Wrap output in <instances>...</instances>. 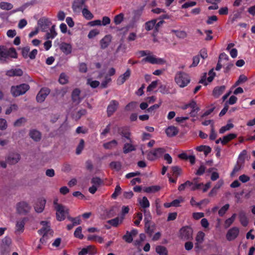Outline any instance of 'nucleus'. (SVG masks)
I'll return each mask as SVG.
<instances>
[{"label":"nucleus","mask_w":255,"mask_h":255,"mask_svg":"<svg viewBox=\"0 0 255 255\" xmlns=\"http://www.w3.org/2000/svg\"><path fill=\"white\" fill-rule=\"evenodd\" d=\"M25 220L26 218H24L21 220L18 221L16 222L15 226L16 231L21 233L23 232Z\"/></svg>","instance_id":"nucleus-28"},{"label":"nucleus","mask_w":255,"mask_h":255,"mask_svg":"<svg viewBox=\"0 0 255 255\" xmlns=\"http://www.w3.org/2000/svg\"><path fill=\"white\" fill-rule=\"evenodd\" d=\"M119 106V103L117 101L115 100H112L107 107V116L108 117H111L117 111Z\"/></svg>","instance_id":"nucleus-9"},{"label":"nucleus","mask_w":255,"mask_h":255,"mask_svg":"<svg viewBox=\"0 0 255 255\" xmlns=\"http://www.w3.org/2000/svg\"><path fill=\"white\" fill-rule=\"evenodd\" d=\"M142 61L144 62H147L150 63L154 64L160 63L162 61V59L160 58H156L153 56H148L145 58H143Z\"/></svg>","instance_id":"nucleus-24"},{"label":"nucleus","mask_w":255,"mask_h":255,"mask_svg":"<svg viewBox=\"0 0 255 255\" xmlns=\"http://www.w3.org/2000/svg\"><path fill=\"white\" fill-rule=\"evenodd\" d=\"M131 74V71L129 69H128L122 75L120 76L117 80V84L118 85L123 84L127 80H128Z\"/></svg>","instance_id":"nucleus-14"},{"label":"nucleus","mask_w":255,"mask_h":255,"mask_svg":"<svg viewBox=\"0 0 255 255\" xmlns=\"http://www.w3.org/2000/svg\"><path fill=\"white\" fill-rule=\"evenodd\" d=\"M118 132L123 137H125L126 139L129 140L130 142H131V139L130 137L131 133L128 127H122L118 128Z\"/></svg>","instance_id":"nucleus-13"},{"label":"nucleus","mask_w":255,"mask_h":255,"mask_svg":"<svg viewBox=\"0 0 255 255\" xmlns=\"http://www.w3.org/2000/svg\"><path fill=\"white\" fill-rule=\"evenodd\" d=\"M110 167L117 171H119L122 169V164L119 161H112L110 163Z\"/></svg>","instance_id":"nucleus-35"},{"label":"nucleus","mask_w":255,"mask_h":255,"mask_svg":"<svg viewBox=\"0 0 255 255\" xmlns=\"http://www.w3.org/2000/svg\"><path fill=\"white\" fill-rule=\"evenodd\" d=\"M8 57H10L11 58H17V52L16 50L13 47H11L7 49Z\"/></svg>","instance_id":"nucleus-53"},{"label":"nucleus","mask_w":255,"mask_h":255,"mask_svg":"<svg viewBox=\"0 0 255 255\" xmlns=\"http://www.w3.org/2000/svg\"><path fill=\"white\" fill-rule=\"evenodd\" d=\"M50 90L48 88H43L38 92L36 96V101L38 103L44 101L47 96L49 94Z\"/></svg>","instance_id":"nucleus-11"},{"label":"nucleus","mask_w":255,"mask_h":255,"mask_svg":"<svg viewBox=\"0 0 255 255\" xmlns=\"http://www.w3.org/2000/svg\"><path fill=\"white\" fill-rule=\"evenodd\" d=\"M82 14L84 17L87 20H91L94 17L93 14L87 8L82 9Z\"/></svg>","instance_id":"nucleus-41"},{"label":"nucleus","mask_w":255,"mask_h":255,"mask_svg":"<svg viewBox=\"0 0 255 255\" xmlns=\"http://www.w3.org/2000/svg\"><path fill=\"white\" fill-rule=\"evenodd\" d=\"M155 251L159 255H168V251L166 248L163 246H157Z\"/></svg>","instance_id":"nucleus-37"},{"label":"nucleus","mask_w":255,"mask_h":255,"mask_svg":"<svg viewBox=\"0 0 255 255\" xmlns=\"http://www.w3.org/2000/svg\"><path fill=\"white\" fill-rule=\"evenodd\" d=\"M226 89L225 86H217L214 88L213 91V96L215 98H219Z\"/></svg>","instance_id":"nucleus-20"},{"label":"nucleus","mask_w":255,"mask_h":255,"mask_svg":"<svg viewBox=\"0 0 255 255\" xmlns=\"http://www.w3.org/2000/svg\"><path fill=\"white\" fill-rule=\"evenodd\" d=\"M137 106V103L136 102H131L129 103L125 107L126 111L133 110Z\"/></svg>","instance_id":"nucleus-52"},{"label":"nucleus","mask_w":255,"mask_h":255,"mask_svg":"<svg viewBox=\"0 0 255 255\" xmlns=\"http://www.w3.org/2000/svg\"><path fill=\"white\" fill-rule=\"evenodd\" d=\"M142 9H136L134 10L133 11V16L131 19V22L133 23H134L137 22L142 14Z\"/></svg>","instance_id":"nucleus-26"},{"label":"nucleus","mask_w":255,"mask_h":255,"mask_svg":"<svg viewBox=\"0 0 255 255\" xmlns=\"http://www.w3.org/2000/svg\"><path fill=\"white\" fill-rule=\"evenodd\" d=\"M112 37L111 35L108 34L105 35L101 40H100V45L101 48L103 49H104L108 47L110 43L112 41Z\"/></svg>","instance_id":"nucleus-17"},{"label":"nucleus","mask_w":255,"mask_h":255,"mask_svg":"<svg viewBox=\"0 0 255 255\" xmlns=\"http://www.w3.org/2000/svg\"><path fill=\"white\" fill-rule=\"evenodd\" d=\"M174 80L176 84L180 88L186 87L190 82V77L187 73L179 71L176 73Z\"/></svg>","instance_id":"nucleus-1"},{"label":"nucleus","mask_w":255,"mask_h":255,"mask_svg":"<svg viewBox=\"0 0 255 255\" xmlns=\"http://www.w3.org/2000/svg\"><path fill=\"white\" fill-rule=\"evenodd\" d=\"M124 19V14L123 13H120L115 16L114 18V22L116 25H119L121 24Z\"/></svg>","instance_id":"nucleus-40"},{"label":"nucleus","mask_w":255,"mask_h":255,"mask_svg":"<svg viewBox=\"0 0 255 255\" xmlns=\"http://www.w3.org/2000/svg\"><path fill=\"white\" fill-rule=\"evenodd\" d=\"M30 51V48L29 46L24 47L21 48V54L23 57L26 59L28 57Z\"/></svg>","instance_id":"nucleus-54"},{"label":"nucleus","mask_w":255,"mask_h":255,"mask_svg":"<svg viewBox=\"0 0 255 255\" xmlns=\"http://www.w3.org/2000/svg\"><path fill=\"white\" fill-rule=\"evenodd\" d=\"M13 5L9 2L2 1L0 2V8L2 10H9L13 8Z\"/></svg>","instance_id":"nucleus-38"},{"label":"nucleus","mask_w":255,"mask_h":255,"mask_svg":"<svg viewBox=\"0 0 255 255\" xmlns=\"http://www.w3.org/2000/svg\"><path fill=\"white\" fill-rule=\"evenodd\" d=\"M247 155V151L245 149L243 150L239 154L237 161L244 164Z\"/></svg>","instance_id":"nucleus-39"},{"label":"nucleus","mask_w":255,"mask_h":255,"mask_svg":"<svg viewBox=\"0 0 255 255\" xmlns=\"http://www.w3.org/2000/svg\"><path fill=\"white\" fill-rule=\"evenodd\" d=\"M85 249L87 250V254L89 255H94L97 253V250L93 246H88Z\"/></svg>","instance_id":"nucleus-55"},{"label":"nucleus","mask_w":255,"mask_h":255,"mask_svg":"<svg viewBox=\"0 0 255 255\" xmlns=\"http://www.w3.org/2000/svg\"><path fill=\"white\" fill-rule=\"evenodd\" d=\"M135 150V148L134 145L130 143H125L123 147V152L125 154L134 151Z\"/></svg>","instance_id":"nucleus-31"},{"label":"nucleus","mask_w":255,"mask_h":255,"mask_svg":"<svg viewBox=\"0 0 255 255\" xmlns=\"http://www.w3.org/2000/svg\"><path fill=\"white\" fill-rule=\"evenodd\" d=\"M118 145V142L116 140L113 139L110 141L104 143L103 144V147L106 149H112L113 148L117 146Z\"/></svg>","instance_id":"nucleus-30"},{"label":"nucleus","mask_w":255,"mask_h":255,"mask_svg":"<svg viewBox=\"0 0 255 255\" xmlns=\"http://www.w3.org/2000/svg\"><path fill=\"white\" fill-rule=\"evenodd\" d=\"M160 189V187L157 185H152L151 186L145 187L143 191L144 192L150 193H155L158 191Z\"/></svg>","instance_id":"nucleus-32"},{"label":"nucleus","mask_w":255,"mask_h":255,"mask_svg":"<svg viewBox=\"0 0 255 255\" xmlns=\"http://www.w3.org/2000/svg\"><path fill=\"white\" fill-rule=\"evenodd\" d=\"M144 221L145 224L151 223V216L149 211H147L145 209L144 210Z\"/></svg>","instance_id":"nucleus-47"},{"label":"nucleus","mask_w":255,"mask_h":255,"mask_svg":"<svg viewBox=\"0 0 255 255\" xmlns=\"http://www.w3.org/2000/svg\"><path fill=\"white\" fill-rule=\"evenodd\" d=\"M156 21L157 19H153L146 22L145 23V29L147 31H149L152 29L153 28H155V25L156 24Z\"/></svg>","instance_id":"nucleus-33"},{"label":"nucleus","mask_w":255,"mask_h":255,"mask_svg":"<svg viewBox=\"0 0 255 255\" xmlns=\"http://www.w3.org/2000/svg\"><path fill=\"white\" fill-rule=\"evenodd\" d=\"M84 140L83 139H81L80 140V142L78 144L76 150V153L77 155H79L81 153L84 147Z\"/></svg>","instance_id":"nucleus-44"},{"label":"nucleus","mask_w":255,"mask_h":255,"mask_svg":"<svg viewBox=\"0 0 255 255\" xmlns=\"http://www.w3.org/2000/svg\"><path fill=\"white\" fill-rule=\"evenodd\" d=\"M61 50L65 54H70L72 52V46L70 44L62 42L60 45Z\"/></svg>","instance_id":"nucleus-19"},{"label":"nucleus","mask_w":255,"mask_h":255,"mask_svg":"<svg viewBox=\"0 0 255 255\" xmlns=\"http://www.w3.org/2000/svg\"><path fill=\"white\" fill-rule=\"evenodd\" d=\"M37 23L42 31H46L51 22L48 18L43 17L39 19Z\"/></svg>","instance_id":"nucleus-12"},{"label":"nucleus","mask_w":255,"mask_h":255,"mask_svg":"<svg viewBox=\"0 0 255 255\" xmlns=\"http://www.w3.org/2000/svg\"><path fill=\"white\" fill-rule=\"evenodd\" d=\"M112 81V79L108 75H106L105 77L104 80H103L101 84L102 88H106L108 86V84Z\"/></svg>","instance_id":"nucleus-62"},{"label":"nucleus","mask_w":255,"mask_h":255,"mask_svg":"<svg viewBox=\"0 0 255 255\" xmlns=\"http://www.w3.org/2000/svg\"><path fill=\"white\" fill-rule=\"evenodd\" d=\"M16 209L18 214L26 215L29 212L31 207L27 202L21 201L17 203Z\"/></svg>","instance_id":"nucleus-6"},{"label":"nucleus","mask_w":255,"mask_h":255,"mask_svg":"<svg viewBox=\"0 0 255 255\" xmlns=\"http://www.w3.org/2000/svg\"><path fill=\"white\" fill-rule=\"evenodd\" d=\"M205 233L202 231L199 232L196 237V241L199 243H202L204 241Z\"/></svg>","instance_id":"nucleus-51"},{"label":"nucleus","mask_w":255,"mask_h":255,"mask_svg":"<svg viewBox=\"0 0 255 255\" xmlns=\"http://www.w3.org/2000/svg\"><path fill=\"white\" fill-rule=\"evenodd\" d=\"M179 132L177 128L174 126L168 127L165 130V132L168 137H173L176 135Z\"/></svg>","instance_id":"nucleus-22"},{"label":"nucleus","mask_w":255,"mask_h":255,"mask_svg":"<svg viewBox=\"0 0 255 255\" xmlns=\"http://www.w3.org/2000/svg\"><path fill=\"white\" fill-rule=\"evenodd\" d=\"M239 219L241 225L244 227H247L249 224V220L246 213L244 211H241L239 213Z\"/></svg>","instance_id":"nucleus-18"},{"label":"nucleus","mask_w":255,"mask_h":255,"mask_svg":"<svg viewBox=\"0 0 255 255\" xmlns=\"http://www.w3.org/2000/svg\"><path fill=\"white\" fill-rule=\"evenodd\" d=\"M172 172L173 175L176 176V178L181 174V168L177 166L172 167Z\"/></svg>","instance_id":"nucleus-48"},{"label":"nucleus","mask_w":255,"mask_h":255,"mask_svg":"<svg viewBox=\"0 0 255 255\" xmlns=\"http://www.w3.org/2000/svg\"><path fill=\"white\" fill-rule=\"evenodd\" d=\"M26 121V120L25 119V118L22 117L15 121L13 125L15 127H20L22 125V124L25 123Z\"/></svg>","instance_id":"nucleus-64"},{"label":"nucleus","mask_w":255,"mask_h":255,"mask_svg":"<svg viewBox=\"0 0 255 255\" xmlns=\"http://www.w3.org/2000/svg\"><path fill=\"white\" fill-rule=\"evenodd\" d=\"M74 236L79 239H83L84 235L82 234V227H78L77 228L74 233Z\"/></svg>","instance_id":"nucleus-49"},{"label":"nucleus","mask_w":255,"mask_h":255,"mask_svg":"<svg viewBox=\"0 0 255 255\" xmlns=\"http://www.w3.org/2000/svg\"><path fill=\"white\" fill-rule=\"evenodd\" d=\"M91 183L93 185L99 186L103 183V181L100 178L98 177H94L91 179Z\"/></svg>","instance_id":"nucleus-56"},{"label":"nucleus","mask_w":255,"mask_h":255,"mask_svg":"<svg viewBox=\"0 0 255 255\" xmlns=\"http://www.w3.org/2000/svg\"><path fill=\"white\" fill-rule=\"evenodd\" d=\"M45 203L46 200L42 199H39L37 203L34 207L35 211L38 213L42 212L45 208Z\"/></svg>","instance_id":"nucleus-21"},{"label":"nucleus","mask_w":255,"mask_h":255,"mask_svg":"<svg viewBox=\"0 0 255 255\" xmlns=\"http://www.w3.org/2000/svg\"><path fill=\"white\" fill-rule=\"evenodd\" d=\"M123 239L128 243H130L133 241V237L129 231H127L126 234L123 236Z\"/></svg>","instance_id":"nucleus-59"},{"label":"nucleus","mask_w":255,"mask_h":255,"mask_svg":"<svg viewBox=\"0 0 255 255\" xmlns=\"http://www.w3.org/2000/svg\"><path fill=\"white\" fill-rule=\"evenodd\" d=\"M59 82L60 84H66L68 82V77L64 73H62L59 76Z\"/></svg>","instance_id":"nucleus-46"},{"label":"nucleus","mask_w":255,"mask_h":255,"mask_svg":"<svg viewBox=\"0 0 255 255\" xmlns=\"http://www.w3.org/2000/svg\"><path fill=\"white\" fill-rule=\"evenodd\" d=\"M20 155L17 152L9 153L5 158L6 162L9 165H14L20 159Z\"/></svg>","instance_id":"nucleus-8"},{"label":"nucleus","mask_w":255,"mask_h":255,"mask_svg":"<svg viewBox=\"0 0 255 255\" xmlns=\"http://www.w3.org/2000/svg\"><path fill=\"white\" fill-rule=\"evenodd\" d=\"M192 185H193V182L187 180L185 183L179 185L178 189L180 191H183L186 187L191 186Z\"/></svg>","instance_id":"nucleus-57"},{"label":"nucleus","mask_w":255,"mask_h":255,"mask_svg":"<svg viewBox=\"0 0 255 255\" xmlns=\"http://www.w3.org/2000/svg\"><path fill=\"white\" fill-rule=\"evenodd\" d=\"M229 207L230 205L229 204H226L223 206L218 211L219 215L220 217L223 216L226 212L228 210Z\"/></svg>","instance_id":"nucleus-50"},{"label":"nucleus","mask_w":255,"mask_h":255,"mask_svg":"<svg viewBox=\"0 0 255 255\" xmlns=\"http://www.w3.org/2000/svg\"><path fill=\"white\" fill-rule=\"evenodd\" d=\"M30 137L35 141H38L41 139V133L36 129H32L29 131Z\"/></svg>","instance_id":"nucleus-23"},{"label":"nucleus","mask_w":255,"mask_h":255,"mask_svg":"<svg viewBox=\"0 0 255 255\" xmlns=\"http://www.w3.org/2000/svg\"><path fill=\"white\" fill-rule=\"evenodd\" d=\"M50 231V227H43L41 229L38 231V233L40 235H46L47 236V234Z\"/></svg>","instance_id":"nucleus-58"},{"label":"nucleus","mask_w":255,"mask_h":255,"mask_svg":"<svg viewBox=\"0 0 255 255\" xmlns=\"http://www.w3.org/2000/svg\"><path fill=\"white\" fill-rule=\"evenodd\" d=\"M234 127V125L232 123L228 124L225 126L222 127L219 130L220 133H223L226 131L230 130L231 128Z\"/></svg>","instance_id":"nucleus-61"},{"label":"nucleus","mask_w":255,"mask_h":255,"mask_svg":"<svg viewBox=\"0 0 255 255\" xmlns=\"http://www.w3.org/2000/svg\"><path fill=\"white\" fill-rule=\"evenodd\" d=\"M57 33L55 29V25H53L50 29V32H47L46 33V38L53 39L57 35Z\"/></svg>","instance_id":"nucleus-42"},{"label":"nucleus","mask_w":255,"mask_h":255,"mask_svg":"<svg viewBox=\"0 0 255 255\" xmlns=\"http://www.w3.org/2000/svg\"><path fill=\"white\" fill-rule=\"evenodd\" d=\"M87 83L93 88H96L100 85V82L98 81H92L90 79L88 80Z\"/></svg>","instance_id":"nucleus-63"},{"label":"nucleus","mask_w":255,"mask_h":255,"mask_svg":"<svg viewBox=\"0 0 255 255\" xmlns=\"http://www.w3.org/2000/svg\"><path fill=\"white\" fill-rule=\"evenodd\" d=\"M188 108L192 109L190 112V116L192 117H195L197 113L200 111V108L197 107L196 102L194 100L191 101L189 103L183 105L181 109L183 110L187 109Z\"/></svg>","instance_id":"nucleus-7"},{"label":"nucleus","mask_w":255,"mask_h":255,"mask_svg":"<svg viewBox=\"0 0 255 255\" xmlns=\"http://www.w3.org/2000/svg\"><path fill=\"white\" fill-rule=\"evenodd\" d=\"M145 232L149 236H151L155 229V225L153 223L144 224Z\"/></svg>","instance_id":"nucleus-29"},{"label":"nucleus","mask_w":255,"mask_h":255,"mask_svg":"<svg viewBox=\"0 0 255 255\" xmlns=\"http://www.w3.org/2000/svg\"><path fill=\"white\" fill-rule=\"evenodd\" d=\"M7 58V49L4 46H0V60L1 61H5Z\"/></svg>","instance_id":"nucleus-25"},{"label":"nucleus","mask_w":255,"mask_h":255,"mask_svg":"<svg viewBox=\"0 0 255 255\" xmlns=\"http://www.w3.org/2000/svg\"><path fill=\"white\" fill-rule=\"evenodd\" d=\"M122 221L123 219H120L119 217H116L114 219L107 221V222L108 224L114 227H117L122 222Z\"/></svg>","instance_id":"nucleus-34"},{"label":"nucleus","mask_w":255,"mask_h":255,"mask_svg":"<svg viewBox=\"0 0 255 255\" xmlns=\"http://www.w3.org/2000/svg\"><path fill=\"white\" fill-rule=\"evenodd\" d=\"M87 0H74L72 4V9L74 12H79L82 9Z\"/></svg>","instance_id":"nucleus-15"},{"label":"nucleus","mask_w":255,"mask_h":255,"mask_svg":"<svg viewBox=\"0 0 255 255\" xmlns=\"http://www.w3.org/2000/svg\"><path fill=\"white\" fill-rule=\"evenodd\" d=\"M30 88L27 84H21L17 86H12L11 87L10 92L14 97L24 94Z\"/></svg>","instance_id":"nucleus-2"},{"label":"nucleus","mask_w":255,"mask_h":255,"mask_svg":"<svg viewBox=\"0 0 255 255\" xmlns=\"http://www.w3.org/2000/svg\"><path fill=\"white\" fill-rule=\"evenodd\" d=\"M55 210L56 211V219L58 221H62L65 219L66 215L68 214V210L66 209L65 206L63 205H57L55 207Z\"/></svg>","instance_id":"nucleus-5"},{"label":"nucleus","mask_w":255,"mask_h":255,"mask_svg":"<svg viewBox=\"0 0 255 255\" xmlns=\"http://www.w3.org/2000/svg\"><path fill=\"white\" fill-rule=\"evenodd\" d=\"M11 243V240L9 237H5L2 240L1 246L3 248H7L8 247Z\"/></svg>","instance_id":"nucleus-45"},{"label":"nucleus","mask_w":255,"mask_h":255,"mask_svg":"<svg viewBox=\"0 0 255 255\" xmlns=\"http://www.w3.org/2000/svg\"><path fill=\"white\" fill-rule=\"evenodd\" d=\"M81 91L78 89H75L71 95L72 100L73 102L76 104H79L82 101V99L80 97Z\"/></svg>","instance_id":"nucleus-16"},{"label":"nucleus","mask_w":255,"mask_h":255,"mask_svg":"<svg viewBox=\"0 0 255 255\" xmlns=\"http://www.w3.org/2000/svg\"><path fill=\"white\" fill-rule=\"evenodd\" d=\"M165 151L166 150L163 147L155 148L147 153V158L150 161L154 160L156 158L162 157Z\"/></svg>","instance_id":"nucleus-3"},{"label":"nucleus","mask_w":255,"mask_h":255,"mask_svg":"<svg viewBox=\"0 0 255 255\" xmlns=\"http://www.w3.org/2000/svg\"><path fill=\"white\" fill-rule=\"evenodd\" d=\"M237 135L235 133H229L223 137V139L221 141V143L223 145L226 144L228 142L232 140V139H235L237 137Z\"/></svg>","instance_id":"nucleus-27"},{"label":"nucleus","mask_w":255,"mask_h":255,"mask_svg":"<svg viewBox=\"0 0 255 255\" xmlns=\"http://www.w3.org/2000/svg\"><path fill=\"white\" fill-rule=\"evenodd\" d=\"M139 203L141 207L144 209V210L149 207L150 203L147 199V197H143L142 200L139 201Z\"/></svg>","instance_id":"nucleus-43"},{"label":"nucleus","mask_w":255,"mask_h":255,"mask_svg":"<svg viewBox=\"0 0 255 255\" xmlns=\"http://www.w3.org/2000/svg\"><path fill=\"white\" fill-rule=\"evenodd\" d=\"M239 229L237 227H234L231 228L227 233V240L229 241L234 240L239 236Z\"/></svg>","instance_id":"nucleus-10"},{"label":"nucleus","mask_w":255,"mask_h":255,"mask_svg":"<svg viewBox=\"0 0 255 255\" xmlns=\"http://www.w3.org/2000/svg\"><path fill=\"white\" fill-rule=\"evenodd\" d=\"M244 166V164L239 163V162H237V163L235 165L232 172L231 173V176L233 177L235 176L236 173L239 171Z\"/></svg>","instance_id":"nucleus-36"},{"label":"nucleus","mask_w":255,"mask_h":255,"mask_svg":"<svg viewBox=\"0 0 255 255\" xmlns=\"http://www.w3.org/2000/svg\"><path fill=\"white\" fill-rule=\"evenodd\" d=\"M122 189L119 185H117L115 189L114 192L112 194L111 197L113 199H116L118 195L121 193Z\"/></svg>","instance_id":"nucleus-60"},{"label":"nucleus","mask_w":255,"mask_h":255,"mask_svg":"<svg viewBox=\"0 0 255 255\" xmlns=\"http://www.w3.org/2000/svg\"><path fill=\"white\" fill-rule=\"evenodd\" d=\"M193 229L188 226H184L181 228L179 231L180 237L184 240H189L192 239Z\"/></svg>","instance_id":"nucleus-4"}]
</instances>
